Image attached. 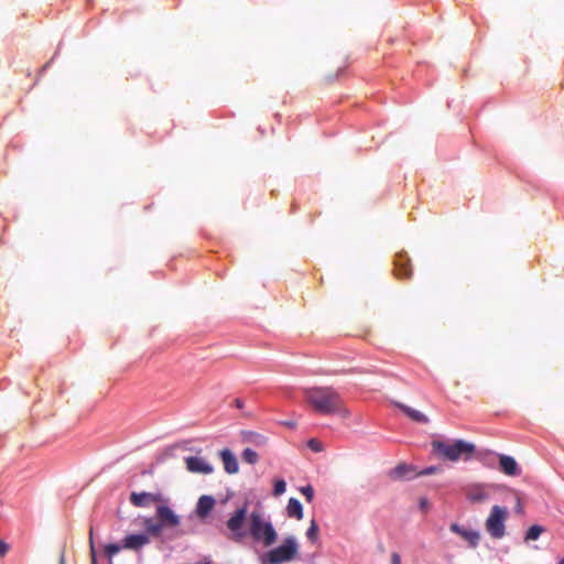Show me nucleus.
Listing matches in <instances>:
<instances>
[{"instance_id": "1", "label": "nucleus", "mask_w": 564, "mask_h": 564, "mask_svg": "<svg viewBox=\"0 0 564 564\" xmlns=\"http://www.w3.org/2000/svg\"><path fill=\"white\" fill-rule=\"evenodd\" d=\"M305 401L319 414H337L343 419L350 416L339 393L330 387H314L304 390Z\"/></svg>"}, {"instance_id": "2", "label": "nucleus", "mask_w": 564, "mask_h": 564, "mask_svg": "<svg viewBox=\"0 0 564 564\" xmlns=\"http://www.w3.org/2000/svg\"><path fill=\"white\" fill-rule=\"evenodd\" d=\"M156 519L144 518L143 525L148 532L158 538L166 529H173L180 525L181 518L169 506L160 505L156 507Z\"/></svg>"}, {"instance_id": "3", "label": "nucleus", "mask_w": 564, "mask_h": 564, "mask_svg": "<svg viewBox=\"0 0 564 564\" xmlns=\"http://www.w3.org/2000/svg\"><path fill=\"white\" fill-rule=\"evenodd\" d=\"M249 534L251 538L261 542L264 546H271L278 539V533L272 523L259 512H251L249 518Z\"/></svg>"}, {"instance_id": "4", "label": "nucleus", "mask_w": 564, "mask_h": 564, "mask_svg": "<svg viewBox=\"0 0 564 564\" xmlns=\"http://www.w3.org/2000/svg\"><path fill=\"white\" fill-rule=\"evenodd\" d=\"M300 545L294 535L286 536L282 543L269 550L263 555L264 564H283L294 561L299 554Z\"/></svg>"}, {"instance_id": "5", "label": "nucleus", "mask_w": 564, "mask_h": 564, "mask_svg": "<svg viewBox=\"0 0 564 564\" xmlns=\"http://www.w3.org/2000/svg\"><path fill=\"white\" fill-rule=\"evenodd\" d=\"M432 445L435 453L451 462L467 459L475 452V445L463 440H457L453 443L434 441Z\"/></svg>"}, {"instance_id": "6", "label": "nucleus", "mask_w": 564, "mask_h": 564, "mask_svg": "<svg viewBox=\"0 0 564 564\" xmlns=\"http://www.w3.org/2000/svg\"><path fill=\"white\" fill-rule=\"evenodd\" d=\"M507 519L506 508L494 506L490 514L486 520V531L494 539H501L506 533L505 522Z\"/></svg>"}, {"instance_id": "7", "label": "nucleus", "mask_w": 564, "mask_h": 564, "mask_svg": "<svg viewBox=\"0 0 564 564\" xmlns=\"http://www.w3.org/2000/svg\"><path fill=\"white\" fill-rule=\"evenodd\" d=\"M248 514V506L245 503L238 508L228 519L227 528L234 534L236 540H240L246 535L243 531V524Z\"/></svg>"}, {"instance_id": "8", "label": "nucleus", "mask_w": 564, "mask_h": 564, "mask_svg": "<svg viewBox=\"0 0 564 564\" xmlns=\"http://www.w3.org/2000/svg\"><path fill=\"white\" fill-rule=\"evenodd\" d=\"M449 531L458 535L469 549H476L479 545L480 533L475 529L454 522L449 525Z\"/></svg>"}, {"instance_id": "9", "label": "nucleus", "mask_w": 564, "mask_h": 564, "mask_svg": "<svg viewBox=\"0 0 564 564\" xmlns=\"http://www.w3.org/2000/svg\"><path fill=\"white\" fill-rule=\"evenodd\" d=\"M150 536L152 535L148 534L147 531L144 533L128 534L122 539V547L123 550L139 552L150 543Z\"/></svg>"}, {"instance_id": "10", "label": "nucleus", "mask_w": 564, "mask_h": 564, "mask_svg": "<svg viewBox=\"0 0 564 564\" xmlns=\"http://www.w3.org/2000/svg\"><path fill=\"white\" fill-rule=\"evenodd\" d=\"M186 468L193 474L209 475L214 467L203 457L189 456L185 458Z\"/></svg>"}, {"instance_id": "11", "label": "nucleus", "mask_w": 564, "mask_h": 564, "mask_svg": "<svg viewBox=\"0 0 564 564\" xmlns=\"http://www.w3.org/2000/svg\"><path fill=\"white\" fill-rule=\"evenodd\" d=\"M162 497L159 494L152 492H132L130 495V502L138 508L150 507L153 502L161 501Z\"/></svg>"}, {"instance_id": "12", "label": "nucleus", "mask_w": 564, "mask_h": 564, "mask_svg": "<svg viewBox=\"0 0 564 564\" xmlns=\"http://www.w3.org/2000/svg\"><path fill=\"white\" fill-rule=\"evenodd\" d=\"M219 457L223 462L224 469L227 474L234 475L239 471V464L237 460V457L234 455V453L228 449L224 448L219 452Z\"/></svg>"}, {"instance_id": "13", "label": "nucleus", "mask_w": 564, "mask_h": 564, "mask_svg": "<svg viewBox=\"0 0 564 564\" xmlns=\"http://www.w3.org/2000/svg\"><path fill=\"white\" fill-rule=\"evenodd\" d=\"M394 273L398 278H409L411 275L410 260L404 253H398L394 260Z\"/></svg>"}, {"instance_id": "14", "label": "nucleus", "mask_w": 564, "mask_h": 564, "mask_svg": "<svg viewBox=\"0 0 564 564\" xmlns=\"http://www.w3.org/2000/svg\"><path fill=\"white\" fill-rule=\"evenodd\" d=\"M215 506V499L212 496H202L196 505V514L200 519H205Z\"/></svg>"}, {"instance_id": "15", "label": "nucleus", "mask_w": 564, "mask_h": 564, "mask_svg": "<svg viewBox=\"0 0 564 564\" xmlns=\"http://www.w3.org/2000/svg\"><path fill=\"white\" fill-rule=\"evenodd\" d=\"M500 470L508 476H516L519 474V468L516 459L508 455L499 456Z\"/></svg>"}, {"instance_id": "16", "label": "nucleus", "mask_w": 564, "mask_h": 564, "mask_svg": "<svg viewBox=\"0 0 564 564\" xmlns=\"http://www.w3.org/2000/svg\"><path fill=\"white\" fill-rule=\"evenodd\" d=\"M415 476L417 475L414 473L413 467L406 464H400L391 470L393 479H412Z\"/></svg>"}, {"instance_id": "17", "label": "nucleus", "mask_w": 564, "mask_h": 564, "mask_svg": "<svg viewBox=\"0 0 564 564\" xmlns=\"http://www.w3.org/2000/svg\"><path fill=\"white\" fill-rule=\"evenodd\" d=\"M488 497H489V492L485 486L477 485V486L469 488L467 491V498L471 502H482V501L487 500Z\"/></svg>"}, {"instance_id": "18", "label": "nucleus", "mask_w": 564, "mask_h": 564, "mask_svg": "<svg viewBox=\"0 0 564 564\" xmlns=\"http://www.w3.org/2000/svg\"><path fill=\"white\" fill-rule=\"evenodd\" d=\"M286 513L290 518L301 520L303 518L302 503L296 498H290L286 506Z\"/></svg>"}, {"instance_id": "19", "label": "nucleus", "mask_w": 564, "mask_h": 564, "mask_svg": "<svg viewBox=\"0 0 564 564\" xmlns=\"http://www.w3.org/2000/svg\"><path fill=\"white\" fill-rule=\"evenodd\" d=\"M400 408L414 422H417V423H427L429 422L427 416L425 414H423L422 412L414 410L406 405H400Z\"/></svg>"}, {"instance_id": "20", "label": "nucleus", "mask_w": 564, "mask_h": 564, "mask_svg": "<svg viewBox=\"0 0 564 564\" xmlns=\"http://www.w3.org/2000/svg\"><path fill=\"white\" fill-rule=\"evenodd\" d=\"M318 532H319V529H318V525L316 523L315 520H312L311 523H310V527L306 531V538L312 542V543H315L318 539Z\"/></svg>"}, {"instance_id": "21", "label": "nucleus", "mask_w": 564, "mask_h": 564, "mask_svg": "<svg viewBox=\"0 0 564 564\" xmlns=\"http://www.w3.org/2000/svg\"><path fill=\"white\" fill-rule=\"evenodd\" d=\"M121 550H123L122 547V543L121 544H118V543H109V544H106L105 547H104V552L105 554L111 558L113 557L115 555H117Z\"/></svg>"}, {"instance_id": "22", "label": "nucleus", "mask_w": 564, "mask_h": 564, "mask_svg": "<svg viewBox=\"0 0 564 564\" xmlns=\"http://www.w3.org/2000/svg\"><path fill=\"white\" fill-rule=\"evenodd\" d=\"M242 459L243 462L248 463V464H256L259 459V456L257 454V452H254L253 449L251 448H246L243 452H242Z\"/></svg>"}, {"instance_id": "23", "label": "nucleus", "mask_w": 564, "mask_h": 564, "mask_svg": "<svg viewBox=\"0 0 564 564\" xmlns=\"http://www.w3.org/2000/svg\"><path fill=\"white\" fill-rule=\"evenodd\" d=\"M286 490V482L283 479H276L273 484V495L279 497Z\"/></svg>"}, {"instance_id": "24", "label": "nucleus", "mask_w": 564, "mask_h": 564, "mask_svg": "<svg viewBox=\"0 0 564 564\" xmlns=\"http://www.w3.org/2000/svg\"><path fill=\"white\" fill-rule=\"evenodd\" d=\"M546 529L539 524H531V542L536 541Z\"/></svg>"}, {"instance_id": "25", "label": "nucleus", "mask_w": 564, "mask_h": 564, "mask_svg": "<svg viewBox=\"0 0 564 564\" xmlns=\"http://www.w3.org/2000/svg\"><path fill=\"white\" fill-rule=\"evenodd\" d=\"M307 446L315 453H321L324 451V445L317 438H311L307 442Z\"/></svg>"}, {"instance_id": "26", "label": "nucleus", "mask_w": 564, "mask_h": 564, "mask_svg": "<svg viewBox=\"0 0 564 564\" xmlns=\"http://www.w3.org/2000/svg\"><path fill=\"white\" fill-rule=\"evenodd\" d=\"M301 494L305 497V499L311 502L314 498V489L312 486L307 485V486H304L302 487L301 489Z\"/></svg>"}, {"instance_id": "27", "label": "nucleus", "mask_w": 564, "mask_h": 564, "mask_svg": "<svg viewBox=\"0 0 564 564\" xmlns=\"http://www.w3.org/2000/svg\"><path fill=\"white\" fill-rule=\"evenodd\" d=\"M440 470L438 467H435V466H431V467H426L422 470H420L419 473H416L417 476H427V475H432V474H435Z\"/></svg>"}, {"instance_id": "28", "label": "nucleus", "mask_w": 564, "mask_h": 564, "mask_svg": "<svg viewBox=\"0 0 564 564\" xmlns=\"http://www.w3.org/2000/svg\"><path fill=\"white\" fill-rule=\"evenodd\" d=\"M89 542H90V550H91V562H93V564H97L96 554H95V546H94V540H93V529H90Z\"/></svg>"}, {"instance_id": "29", "label": "nucleus", "mask_w": 564, "mask_h": 564, "mask_svg": "<svg viewBox=\"0 0 564 564\" xmlns=\"http://www.w3.org/2000/svg\"><path fill=\"white\" fill-rule=\"evenodd\" d=\"M390 564H402L401 555L397 552H392L390 556Z\"/></svg>"}, {"instance_id": "30", "label": "nucleus", "mask_w": 564, "mask_h": 564, "mask_svg": "<svg viewBox=\"0 0 564 564\" xmlns=\"http://www.w3.org/2000/svg\"><path fill=\"white\" fill-rule=\"evenodd\" d=\"M8 550H9V545L6 542L0 541V556L6 555Z\"/></svg>"}, {"instance_id": "31", "label": "nucleus", "mask_w": 564, "mask_h": 564, "mask_svg": "<svg viewBox=\"0 0 564 564\" xmlns=\"http://www.w3.org/2000/svg\"><path fill=\"white\" fill-rule=\"evenodd\" d=\"M282 424L289 429H294L296 426V423L294 421H285L282 422Z\"/></svg>"}, {"instance_id": "32", "label": "nucleus", "mask_w": 564, "mask_h": 564, "mask_svg": "<svg viewBox=\"0 0 564 564\" xmlns=\"http://www.w3.org/2000/svg\"><path fill=\"white\" fill-rule=\"evenodd\" d=\"M234 404L237 409H242L243 408V401L240 400V399H235L234 400Z\"/></svg>"}, {"instance_id": "33", "label": "nucleus", "mask_w": 564, "mask_h": 564, "mask_svg": "<svg viewBox=\"0 0 564 564\" xmlns=\"http://www.w3.org/2000/svg\"><path fill=\"white\" fill-rule=\"evenodd\" d=\"M427 506H429L427 500H426L425 498H422V499L420 500V507H421V509L425 510V509L427 508Z\"/></svg>"}, {"instance_id": "34", "label": "nucleus", "mask_w": 564, "mask_h": 564, "mask_svg": "<svg viewBox=\"0 0 564 564\" xmlns=\"http://www.w3.org/2000/svg\"><path fill=\"white\" fill-rule=\"evenodd\" d=\"M523 539H524V542L529 541V529L524 531Z\"/></svg>"}, {"instance_id": "35", "label": "nucleus", "mask_w": 564, "mask_h": 564, "mask_svg": "<svg viewBox=\"0 0 564 564\" xmlns=\"http://www.w3.org/2000/svg\"><path fill=\"white\" fill-rule=\"evenodd\" d=\"M59 564H65L64 555H62V556H61V558H59Z\"/></svg>"}, {"instance_id": "36", "label": "nucleus", "mask_w": 564, "mask_h": 564, "mask_svg": "<svg viewBox=\"0 0 564 564\" xmlns=\"http://www.w3.org/2000/svg\"><path fill=\"white\" fill-rule=\"evenodd\" d=\"M550 545V539L545 542V546Z\"/></svg>"}, {"instance_id": "37", "label": "nucleus", "mask_w": 564, "mask_h": 564, "mask_svg": "<svg viewBox=\"0 0 564 564\" xmlns=\"http://www.w3.org/2000/svg\"><path fill=\"white\" fill-rule=\"evenodd\" d=\"M558 564H564V557L560 561Z\"/></svg>"}]
</instances>
